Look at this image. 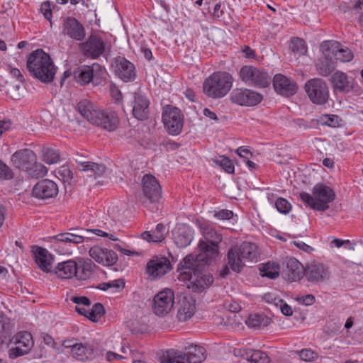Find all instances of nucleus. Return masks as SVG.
Here are the masks:
<instances>
[{
    "mask_svg": "<svg viewBox=\"0 0 363 363\" xmlns=\"http://www.w3.org/2000/svg\"><path fill=\"white\" fill-rule=\"evenodd\" d=\"M89 252L93 259L104 266H112L118 261V255L114 251L98 245L91 247Z\"/></svg>",
    "mask_w": 363,
    "mask_h": 363,
    "instance_id": "nucleus-17",
    "label": "nucleus"
},
{
    "mask_svg": "<svg viewBox=\"0 0 363 363\" xmlns=\"http://www.w3.org/2000/svg\"><path fill=\"white\" fill-rule=\"evenodd\" d=\"M330 82L335 92L347 93L354 88L353 78L342 71L335 72Z\"/></svg>",
    "mask_w": 363,
    "mask_h": 363,
    "instance_id": "nucleus-22",
    "label": "nucleus"
},
{
    "mask_svg": "<svg viewBox=\"0 0 363 363\" xmlns=\"http://www.w3.org/2000/svg\"><path fill=\"white\" fill-rule=\"evenodd\" d=\"M28 353V352L27 351H25V350H23V348L20 347L19 345H16L14 347H11L9 350V357L11 359H16Z\"/></svg>",
    "mask_w": 363,
    "mask_h": 363,
    "instance_id": "nucleus-54",
    "label": "nucleus"
},
{
    "mask_svg": "<svg viewBox=\"0 0 363 363\" xmlns=\"http://www.w3.org/2000/svg\"><path fill=\"white\" fill-rule=\"evenodd\" d=\"M74 358L80 361H85L92 358L94 346L88 343H76L71 350Z\"/></svg>",
    "mask_w": 363,
    "mask_h": 363,
    "instance_id": "nucleus-34",
    "label": "nucleus"
},
{
    "mask_svg": "<svg viewBox=\"0 0 363 363\" xmlns=\"http://www.w3.org/2000/svg\"><path fill=\"white\" fill-rule=\"evenodd\" d=\"M206 350L199 345H191L188 350V358L191 363H201L206 359Z\"/></svg>",
    "mask_w": 363,
    "mask_h": 363,
    "instance_id": "nucleus-38",
    "label": "nucleus"
},
{
    "mask_svg": "<svg viewBox=\"0 0 363 363\" xmlns=\"http://www.w3.org/2000/svg\"><path fill=\"white\" fill-rule=\"evenodd\" d=\"M104 314V306L100 303H95L91 309H89L87 318L93 322L98 320L99 318Z\"/></svg>",
    "mask_w": 363,
    "mask_h": 363,
    "instance_id": "nucleus-45",
    "label": "nucleus"
},
{
    "mask_svg": "<svg viewBox=\"0 0 363 363\" xmlns=\"http://www.w3.org/2000/svg\"><path fill=\"white\" fill-rule=\"evenodd\" d=\"M263 320L264 318L261 315L254 314L249 316L246 323L250 328H258L262 325Z\"/></svg>",
    "mask_w": 363,
    "mask_h": 363,
    "instance_id": "nucleus-51",
    "label": "nucleus"
},
{
    "mask_svg": "<svg viewBox=\"0 0 363 363\" xmlns=\"http://www.w3.org/2000/svg\"><path fill=\"white\" fill-rule=\"evenodd\" d=\"M86 237L84 235H77L71 233H63L53 237L57 242L65 243L79 244L84 242Z\"/></svg>",
    "mask_w": 363,
    "mask_h": 363,
    "instance_id": "nucleus-40",
    "label": "nucleus"
},
{
    "mask_svg": "<svg viewBox=\"0 0 363 363\" xmlns=\"http://www.w3.org/2000/svg\"><path fill=\"white\" fill-rule=\"evenodd\" d=\"M247 363H269L267 354L260 350H247L242 354Z\"/></svg>",
    "mask_w": 363,
    "mask_h": 363,
    "instance_id": "nucleus-37",
    "label": "nucleus"
},
{
    "mask_svg": "<svg viewBox=\"0 0 363 363\" xmlns=\"http://www.w3.org/2000/svg\"><path fill=\"white\" fill-rule=\"evenodd\" d=\"M77 109L80 114L92 124L101 110L94 103L86 99L78 103Z\"/></svg>",
    "mask_w": 363,
    "mask_h": 363,
    "instance_id": "nucleus-29",
    "label": "nucleus"
},
{
    "mask_svg": "<svg viewBox=\"0 0 363 363\" xmlns=\"http://www.w3.org/2000/svg\"><path fill=\"white\" fill-rule=\"evenodd\" d=\"M196 310L195 300L192 297L182 296L179 300L177 318L180 322L189 320Z\"/></svg>",
    "mask_w": 363,
    "mask_h": 363,
    "instance_id": "nucleus-28",
    "label": "nucleus"
},
{
    "mask_svg": "<svg viewBox=\"0 0 363 363\" xmlns=\"http://www.w3.org/2000/svg\"><path fill=\"white\" fill-rule=\"evenodd\" d=\"M290 48L294 53L298 55H303L307 51L304 40L299 38H295L291 40Z\"/></svg>",
    "mask_w": 363,
    "mask_h": 363,
    "instance_id": "nucleus-43",
    "label": "nucleus"
},
{
    "mask_svg": "<svg viewBox=\"0 0 363 363\" xmlns=\"http://www.w3.org/2000/svg\"><path fill=\"white\" fill-rule=\"evenodd\" d=\"M106 358L109 362H114L125 359L126 357L122 354H119L118 353L110 351L106 353Z\"/></svg>",
    "mask_w": 363,
    "mask_h": 363,
    "instance_id": "nucleus-61",
    "label": "nucleus"
},
{
    "mask_svg": "<svg viewBox=\"0 0 363 363\" xmlns=\"http://www.w3.org/2000/svg\"><path fill=\"white\" fill-rule=\"evenodd\" d=\"M260 272L262 277L274 279L279 275V266L274 262H267L262 266Z\"/></svg>",
    "mask_w": 363,
    "mask_h": 363,
    "instance_id": "nucleus-42",
    "label": "nucleus"
},
{
    "mask_svg": "<svg viewBox=\"0 0 363 363\" xmlns=\"http://www.w3.org/2000/svg\"><path fill=\"white\" fill-rule=\"evenodd\" d=\"M13 177L12 170L0 160V179H11Z\"/></svg>",
    "mask_w": 363,
    "mask_h": 363,
    "instance_id": "nucleus-53",
    "label": "nucleus"
},
{
    "mask_svg": "<svg viewBox=\"0 0 363 363\" xmlns=\"http://www.w3.org/2000/svg\"><path fill=\"white\" fill-rule=\"evenodd\" d=\"M57 177L61 179L64 183H70L73 179L74 174L71 169L66 166L60 167L56 171Z\"/></svg>",
    "mask_w": 363,
    "mask_h": 363,
    "instance_id": "nucleus-46",
    "label": "nucleus"
},
{
    "mask_svg": "<svg viewBox=\"0 0 363 363\" xmlns=\"http://www.w3.org/2000/svg\"><path fill=\"white\" fill-rule=\"evenodd\" d=\"M214 216L220 220H230L233 216V212L230 210L223 209L216 211Z\"/></svg>",
    "mask_w": 363,
    "mask_h": 363,
    "instance_id": "nucleus-56",
    "label": "nucleus"
},
{
    "mask_svg": "<svg viewBox=\"0 0 363 363\" xmlns=\"http://www.w3.org/2000/svg\"><path fill=\"white\" fill-rule=\"evenodd\" d=\"M294 245H296L298 249L306 252H311L313 249L310 245H307L306 243L302 242V241H294Z\"/></svg>",
    "mask_w": 363,
    "mask_h": 363,
    "instance_id": "nucleus-62",
    "label": "nucleus"
},
{
    "mask_svg": "<svg viewBox=\"0 0 363 363\" xmlns=\"http://www.w3.org/2000/svg\"><path fill=\"white\" fill-rule=\"evenodd\" d=\"M313 195L306 192H301V199L314 210L325 211L329 208V203L335 199L334 191L329 186L318 183L312 190Z\"/></svg>",
    "mask_w": 363,
    "mask_h": 363,
    "instance_id": "nucleus-5",
    "label": "nucleus"
},
{
    "mask_svg": "<svg viewBox=\"0 0 363 363\" xmlns=\"http://www.w3.org/2000/svg\"><path fill=\"white\" fill-rule=\"evenodd\" d=\"M150 100L140 91L135 92L133 99V115L140 121H146L150 115Z\"/></svg>",
    "mask_w": 363,
    "mask_h": 363,
    "instance_id": "nucleus-16",
    "label": "nucleus"
},
{
    "mask_svg": "<svg viewBox=\"0 0 363 363\" xmlns=\"http://www.w3.org/2000/svg\"><path fill=\"white\" fill-rule=\"evenodd\" d=\"M305 91L310 100L315 104L322 105L329 98V90L326 82L320 78L308 80L305 84Z\"/></svg>",
    "mask_w": 363,
    "mask_h": 363,
    "instance_id": "nucleus-7",
    "label": "nucleus"
},
{
    "mask_svg": "<svg viewBox=\"0 0 363 363\" xmlns=\"http://www.w3.org/2000/svg\"><path fill=\"white\" fill-rule=\"evenodd\" d=\"M40 9L41 11L43 13L45 18L50 21L52 17V11L49 2L43 3L41 5Z\"/></svg>",
    "mask_w": 363,
    "mask_h": 363,
    "instance_id": "nucleus-60",
    "label": "nucleus"
},
{
    "mask_svg": "<svg viewBox=\"0 0 363 363\" xmlns=\"http://www.w3.org/2000/svg\"><path fill=\"white\" fill-rule=\"evenodd\" d=\"M172 269L169 260L165 257H154L147 264L146 272L152 278H160Z\"/></svg>",
    "mask_w": 363,
    "mask_h": 363,
    "instance_id": "nucleus-14",
    "label": "nucleus"
},
{
    "mask_svg": "<svg viewBox=\"0 0 363 363\" xmlns=\"http://www.w3.org/2000/svg\"><path fill=\"white\" fill-rule=\"evenodd\" d=\"M16 345L23 347L25 351L29 352L34 345L32 335L27 332H20L16 336Z\"/></svg>",
    "mask_w": 363,
    "mask_h": 363,
    "instance_id": "nucleus-39",
    "label": "nucleus"
},
{
    "mask_svg": "<svg viewBox=\"0 0 363 363\" xmlns=\"http://www.w3.org/2000/svg\"><path fill=\"white\" fill-rule=\"evenodd\" d=\"M114 69L116 74L124 82L133 81L136 77L134 65L124 57L115 59Z\"/></svg>",
    "mask_w": 363,
    "mask_h": 363,
    "instance_id": "nucleus-20",
    "label": "nucleus"
},
{
    "mask_svg": "<svg viewBox=\"0 0 363 363\" xmlns=\"http://www.w3.org/2000/svg\"><path fill=\"white\" fill-rule=\"evenodd\" d=\"M324 120L323 119V123L330 127H337L342 122L340 117L336 115H325L324 116Z\"/></svg>",
    "mask_w": 363,
    "mask_h": 363,
    "instance_id": "nucleus-52",
    "label": "nucleus"
},
{
    "mask_svg": "<svg viewBox=\"0 0 363 363\" xmlns=\"http://www.w3.org/2000/svg\"><path fill=\"white\" fill-rule=\"evenodd\" d=\"M259 255L255 243L244 242L240 246L231 247L228 252V264L233 271L240 272L245 262L256 261Z\"/></svg>",
    "mask_w": 363,
    "mask_h": 363,
    "instance_id": "nucleus-3",
    "label": "nucleus"
},
{
    "mask_svg": "<svg viewBox=\"0 0 363 363\" xmlns=\"http://www.w3.org/2000/svg\"><path fill=\"white\" fill-rule=\"evenodd\" d=\"M230 101L240 106H255L262 101V96L246 88H235L230 94Z\"/></svg>",
    "mask_w": 363,
    "mask_h": 363,
    "instance_id": "nucleus-12",
    "label": "nucleus"
},
{
    "mask_svg": "<svg viewBox=\"0 0 363 363\" xmlns=\"http://www.w3.org/2000/svg\"><path fill=\"white\" fill-rule=\"evenodd\" d=\"M11 125L10 121H0V137L5 131L10 129Z\"/></svg>",
    "mask_w": 363,
    "mask_h": 363,
    "instance_id": "nucleus-63",
    "label": "nucleus"
},
{
    "mask_svg": "<svg viewBox=\"0 0 363 363\" xmlns=\"http://www.w3.org/2000/svg\"><path fill=\"white\" fill-rule=\"evenodd\" d=\"M119 118L114 111H105L101 109L97 116L94 125L99 126L108 132L116 130L119 124Z\"/></svg>",
    "mask_w": 363,
    "mask_h": 363,
    "instance_id": "nucleus-25",
    "label": "nucleus"
},
{
    "mask_svg": "<svg viewBox=\"0 0 363 363\" xmlns=\"http://www.w3.org/2000/svg\"><path fill=\"white\" fill-rule=\"evenodd\" d=\"M33 165V166L30 169V170L32 171L30 174H32L33 177L36 178L43 177L47 174L48 169L43 164L36 163L35 162Z\"/></svg>",
    "mask_w": 363,
    "mask_h": 363,
    "instance_id": "nucleus-49",
    "label": "nucleus"
},
{
    "mask_svg": "<svg viewBox=\"0 0 363 363\" xmlns=\"http://www.w3.org/2000/svg\"><path fill=\"white\" fill-rule=\"evenodd\" d=\"M163 363H191L187 354L179 350H169L166 351L162 357Z\"/></svg>",
    "mask_w": 363,
    "mask_h": 363,
    "instance_id": "nucleus-36",
    "label": "nucleus"
},
{
    "mask_svg": "<svg viewBox=\"0 0 363 363\" xmlns=\"http://www.w3.org/2000/svg\"><path fill=\"white\" fill-rule=\"evenodd\" d=\"M324 57L318 60L315 67L318 73L323 76L327 77L335 69V63L332 60V55L330 51L321 49Z\"/></svg>",
    "mask_w": 363,
    "mask_h": 363,
    "instance_id": "nucleus-31",
    "label": "nucleus"
},
{
    "mask_svg": "<svg viewBox=\"0 0 363 363\" xmlns=\"http://www.w3.org/2000/svg\"><path fill=\"white\" fill-rule=\"evenodd\" d=\"M80 170H90L96 177L104 175L106 172V167L104 164H99L92 162H79Z\"/></svg>",
    "mask_w": 363,
    "mask_h": 363,
    "instance_id": "nucleus-41",
    "label": "nucleus"
},
{
    "mask_svg": "<svg viewBox=\"0 0 363 363\" xmlns=\"http://www.w3.org/2000/svg\"><path fill=\"white\" fill-rule=\"evenodd\" d=\"M73 74L74 79L80 85L92 84L96 86L101 82L103 69L100 65L94 63L91 66L82 65L77 67Z\"/></svg>",
    "mask_w": 363,
    "mask_h": 363,
    "instance_id": "nucleus-6",
    "label": "nucleus"
},
{
    "mask_svg": "<svg viewBox=\"0 0 363 363\" xmlns=\"http://www.w3.org/2000/svg\"><path fill=\"white\" fill-rule=\"evenodd\" d=\"M240 76L243 82L255 86L267 87L271 82V77L267 72L253 66H243Z\"/></svg>",
    "mask_w": 363,
    "mask_h": 363,
    "instance_id": "nucleus-11",
    "label": "nucleus"
},
{
    "mask_svg": "<svg viewBox=\"0 0 363 363\" xmlns=\"http://www.w3.org/2000/svg\"><path fill=\"white\" fill-rule=\"evenodd\" d=\"M172 235L174 242L179 247H186L194 238V230L188 225L179 223L176 225Z\"/></svg>",
    "mask_w": 363,
    "mask_h": 363,
    "instance_id": "nucleus-26",
    "label": "nucleus"
},
{
    "mask_svg": "<svg viewBox=\"0 0 363 363\" xmlns=\"http://www.w3.org/2000/svg\"><path fill=\"white\" fill-rule=\"evenodd\" d=\"M214 162L220 165L226 172L229 174L234 172V166L232 161L228 157L220 156L219 159L214 160Z\"/></svg>",
    "mask_w": 363,
    "mask_h": 363,
    "instance_id": "nucleus-47",
    "label": "nucleus"
},
{
    "mask_svg": "<svg viewBox=\"0 0 363 363\" xmlns=\"http://www.w3.org/2000/svg\"><path fill=\"white\" fill-rule=\"evenodd\" d=\"M43 161L47 164H55L60 160L59 152L52 148H45L43 150Z\"/></svg>",
    "mask_w": 363,
    "mask_h": 363,
    "instance_id": "nucleus-44",
    "label": "nucleus"
},
{
    "mask_svg": "<svg viewBox=\"0 0 363 363\" xmlns=\"http://www.w3.org/2000/svg\"><path fill=\"white\" fill-rule=\"evenodd\" d=\"M281 311L284 315L286 316H291L293 314V310L291 307L285 303L281 304Z\"/></svg>",
    "mask_w": 363,
    "mask_h": 363,
    "instance_id": "nucleus-64",
    "label": "nucleus"
},
{
    "mask_svg": "<svg viewBox=\"0 0 363 363\" xmlns=\"http://www.w3.org/2000/svg\"><path fill=\"white\" fill-rule=\"evenodd\" d=\"M233 78L226 72H216L206 78L203 84L204 94L212 99L225 96L232 88Z\"/></svg>",
    "mask_w": 363,
    "mask_h": 363,
    "instance_id": "nucleus-4",
    "label": "nucleus"
},
{
    "mask_svg": "<svg viewBox=\"0 0 363 363\" xmlns=\"http://www.w3.org/2000/svg\"><path fill=\"white\" fill-rule=\"evenodd\" d=\"M174 294L170 289H165L155 295L152 309L157 316L167 315L173 308Z\"/></svg>",
    "mask_w": 363,
    "mask_h": 363,
    "instance_id": "nucleus-9",
    "label": "nucleus"
},
{
    "mask_svg": "<svg viewBox=\"0 0 363 363\" xmlns=\"http://www.w3.org/2000/svg\"><path fill=\"white\" fill-rule=\"evenodd\" d=\"M305 274L307 280L312 283L323 282L330 277L328 267L319 262L308 264L305 270Z\"/></svg>",
    "mask_w": 363,
    "mask_h": 363,
    "instance_id": "nucleus-18",
    "label": "nucleus"
},
{
    "mask_svg": "<svg viewBox=\"0 0 363 363\" xmlns=\"http://www.w3.org/2000/svg\"><path fill=\"white\" fill-rule=\"evenodd\" d=\"M71 300L78 306L89 307L91 305L90 300L86 296H73Z\"/></svg>",
    "mask_w": 363,
    "mask_h": 363,
    "instance_id": "nucleus-57",
    "label": "nucleus"
},
{
    "mask_svg": "<svg viewBox=\"0 0 363 363\" xmlns=\"http://www.w3.org/2000/svg\"><path fill=\"white\" fill-rule=\"evenodd\" d=\"M79 48L85 57L95 60L105 52L106 43L100 35L91 33L86 41L79 45Z\"/></svg>",
    "mask_w": 363,
    "mask_h": 363,
    "instance_id": "nucleus-10",
    "label": "nucleus"
},
{
    "mask_svg": "<svg viewBox=\"0 0 363 363\" xmlns=\"http://www.w3.org/2000/svg\"><path fill=\"white\" fill-rule=\"evenodd\" d=\"M62 34L77 41H81L85 38L86 31L84 26L78 20L74 17H67L63 21Z\"/></svg>",
    "mask_w": 363,
    "mask_h": 363,
    "instance_id": "nucleus-13",
    "label": "nucleus"
},
{
    "mask_svg": "<svg viewBox=\"0 0 363 363\" xmlns=\"http://www.w3.org/2000/svg\"><path fill=\"white\" fill-rule=\"evenodd\" d=\"M275 206L279 212L284 214H287L291 209V205L290 203L283 198H279L276 201Z\"/></svg>",
    "mask_w": 363,
    "mask_h": 363,
    "instance_id": "nucleus-48",
    "label": "nucleus"
},
{
    "mask_svg": "<svg viewBox=\"0 0 363 363\" xmlns=\"http://www.w3.org/2000/svg\"><path fill=\"white\" fill-rule=\"evenodd\" d=\"M211 262H206L204 261H199L197 256L194 257L193 255H188L179 264L177 270H186L194 272V276L197 277L200 271L203 269V267L210 264Z\"/></svg>",
    "mask_w": 363,
    "mask_h": 363,
    "instance_id": "nucleus-30",
    "label": "nucleus"
},
{
    "mask_svg": "<svg viewBox=\"0 0 363 363\" xmlns=\"http://www.w3.org/2000/svg\"><path fill=\"white\" fill-rule=\"evenodd\" d=\"M303 264L295 258H289L286 262V274L291 281L300 280L304 274Z\"/></svg>",
    "mask_w": 363,
    "mask_h": 363,
    "instance_id": "nucleus-32",
    "label": "nucleus"
},
{
    "mask_svg": "<svg viewBox=\"0 0 363 363\" xmlns=\"http://www.w3.org/2000/svg\"><path fill=\"white\" fill-rule=\"evenodd\" d=\"M296 300L300 303L304 304L306 306H311L315 302V297L312 294H308L301 297H298Z\"/></svg>",
    "mask_w": 363,
    "mask_h": 363,
    "instance_id": "nucleus-59",
    "label": "nucleus"
},
{
    "mask_svg": "<svg viewBox=\"0 0 363 363\" xmlns=\"http://www.w3.org/2000/svg\"><path fill=\"white\" fill-rule=\"evenodd\" d=\"M162 118L169 134L177 135L181 133L184 125V116L180 109L167 105L163 108Z\"/></svg>",
    "mask_w": 363,
    "mask_h": 363,
    "instance_id": "nucleus-8",
    "label": "nucleus"
},
{
    "mask_svg": "<svg viewBox=\"0 0 363 363\" xmlns=\"http://www.w3.org/2000/svg\"><path fill=\"white\" fill-rule=\"evenodd\" d=\"M273 86L277 93L284 96H293L298 90V86L294 81L281 74L274 76Z\"/></svg>",
    "mask_w": 363,
    "mask_h": 363,
    "instance_id": "nucleus-24",
    "label": "nucleus"
},
{
    "mask_svg": "<svg viewBox=\"0 0 363 363\" xmlns=\"http://www.w3.org/2000/svg\"><path fill=\"white\" fill-rule=\"evenodd\" d=\"M26 67L33 77L45 84L53 82L57 70L50 55L42 49L30 54Z\"/></svg>",
    "mask_w": 363,
    "mask_h": 363,
    "instance_id": "nucleus-1",
    "label": "nucleus"
},
{
    "mask_svg": "<svg viewBox=\"0 0 363 363\" xmlns=\"http://www.w3.org/2000/svg\"><path fill=\"white\" fill-rule=\"evenodd\" d=\"M96 268V265L91 259L81 260L79 264L77 263L74 277L78 280H86L92 276Z\"/></svg>",
    "mask_w": 363,
    "mask_h": 363,
    "instance_id": "nucleus-35",
    "label": "nucleus"
},
{
    "mask_svg": "<svg viewBox=\"0 0 363 363\" xmlns=\"http://www.w3.org/2000/svg\"><path fill=\"white\" fill-rule=\"evenodd\" d=\"M299 357L302 360L308 362L315 359L317 354L311 350L304 349L299 352Z\"/></svg>",
    "mask_w": 363,
    "mask_h": 363,
    "instance_id": "nucleus-55",
    "label": "nucleus"
},
{
    "mask_svg": "<svg viewBox=\"0 0 363 363\" xmlns=\"http://www.w3.org/2000/svg\"><path fill=\"white\" fill-rule=\"evenodd\" d=\"M77 273V262L69 259L58 263L55 269V274L60 279H71Z\"/></svg>",
    "mask_w": 363,
    "mask_h": 363,
    "instance_id": "nucleus-33",
    "label": "nucleus"
},
{
    "mask_svg": "<svg viewBox=\"0 0 363 363\" xmlns=\"http://www.w3.org/2000/svg\"><path fill=\"white\" fill-rule=\"evenodd\" d=\"M143 192L151 202H157L161 197V186L156 178L150 174H145L143 178Z\"/></svg>",
    "mask_w": 363,
    "mask_h": 363,
    "instance_id": "nucleus-21",
    "label": "nucleus"
},
{
    "mask_svg": "<svg viewBox=\"0 0 363 363\" xmlns=\"http://www.w3.org/2000/svg\"><path fill=\"white\" fill-rule=\"evenodd\" d=\"M36 157L35 152L29 149H23L16 151L11 156V163L16 168L28 170L35 162Z\"/></svg>",
    "mask_w": 363,
    "mask_h": 363,
    "instance_id": "nucleus-19",
    "label": "nucleus"
},
{
    "mask_svg": "<svg viewBox=\"0 0 363 363\" xmlns=\"http://www.w3.org/2000/svg\"><path fill=\"white\" fill-rule=\"evenodd\" d=\"M32 252L39 268L44 272H51L53 256L46 249L39 246L33 247Z\"/></svg>",
    "mask_w": 363,
    "mask_h": 363,
    "instance_id": "nucleus-27",
    "label": "nucleus"
},
{
    "mask_svg": "<svg viewBox=\"0 0 363 363\" xmlns=\"http://www.w3.org/2000/svg\"><path fill=\"white\" fill-rule=\"evenodd\" d=\"M320 48L330 51L332 56L342 62H350L354 57L353 52L348 48L342 46L337 41H325Z\"/></svg>",
    "mask_w": 363,
    "mask_h": 363,
    "instance_id": "nucleus-15",
    "label": "nucleus"
},
{
    "mask_svg": "<svg viewBox=\"0 0 363 363\" xmlns=\"http://www.w3.org/2000/svg\"><path fill=\"white\" fill-rule=\"evenodd\" d=\"M196 223L206 240L199 241L197 259L211 262L218 256V244L222 241V235L207 223L197 220Z\"/></svg>",
    "mask_w": 363,
    "mask_h": 363,
    "instance_id": "nucleus-2",
    "label": "nucleus"
},
{
    "mask_svg": "<svg viewBox=\"0 0 363 363\" xmlns=\"http://www.w3.org/2000/svg\"><path fill=\"white\" fill-rule=\"evenodd\" d=\"M179 272L178 279L181 281H191L193 279L194 272L186 270H177Z\"/></svg>",
    "mask_w": 363,
    "mask_h": 363,
    "instance_id": "nucleus-58",
    "label": "nucleus"
},
{
    "mask_svg": "<svg viewBox=\"0 0 363 363\" xmlns=\"http://www.w3.org/2000/svg\"><path fill=\"white\" fill-rule=\"evenodd\" d=\"M58 194V186L52 180L43 179L38 182L33 188L32 194L33 196L46 199L52 198Z\"/></svg>",
    "mask_w": 363,
    "mask_h": 363,
    "instance_id": "nucleus-23",
    "label": "nucleus"
},
{
    "mask_svg": "<svg viewBox=\"0 0 363 363\" xmlns=\"http://www.w3.org/2000/svg\"><path fill=\"white\" fill-rule=\"evenodd\" d=\"M152 233L153 236H155V242H158L164 240L167 232L165 226L162 223H159L157 225L155 230L152 231Z\"/></svg>",
    "mask_w": 363,
    "mask_h": 363,
    "instance_id": "nucleus-50",
    "label": "nucleus"
}]
</instances>
